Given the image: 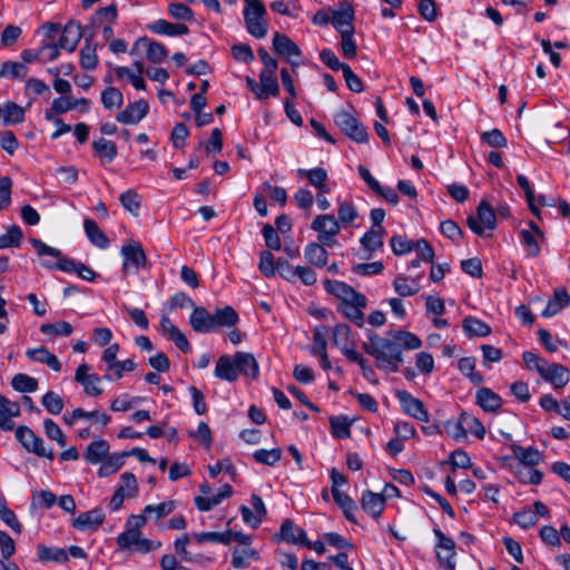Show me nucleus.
<instances>
[{"instance_id": "1", "label": "nucleus", "mask_w": 570, "mask_h": 570, "mask_svg": "<svg viewBox=\"0 0 570 570\" xmlns=\"http://www.w3.org/2000/svg\"><path fill=\"white\" fill-rule=\"evenodd\" d=\"M363 350L374 357L379 370L386 373H395L404 362L402 348L394 340L370 335L368 341L362 345Z\"/></svg>"}, {"instance_id": "2", "label": "nucleus", "mask_w": 570, "mask_h": 570, "mask_svg": "<svg viewBox=\"0 0 570 570\" xmlns=\"http://www.w3.org/2000/svg\"><path fill=\"white\" fill-rule=\"evenodd\" d=\"M245 2L244 20L247 31L255 38L262 39L267 35V22L264 17L267 13L261 0H243Z\"/></svg>"}, {"instance_id": "3", "label": "nucleus", "mask_w": 570, "mask_h": 570, "mask_svg": "<svg viewBox=\"0 0 570 570\" xmlns=\"http://www.w3.org/2000/svg\"><path fill=\"white\" fill-rule=\"evenodd\" d=\"M30 243L39 256H51L56 259V262H51L49 259L41 261V265L43 267L48 269L58 268L66 273L75 272L78 267V263L71 258L63 257L60 249L51 247L38 238H30Z\"/></svg>"}, {"instance_id": "4", "label": "nucleus", "mask_w": 570, "mask_h": 570, "mask_svg": "<svg viewBox=\"0 0 570 570\" xmlns=\"http://www.w3.org/2000/svg\"><path fill=\"white\" fill-rule=\"evenodd\" d=\"M311 228L317 233V240L321 244L328 247H333L337 244L335 237L341 232V225L333 215H317L313 219Z\"/></svg>"}, {"instance_id": "5", "label": "nucleus", "mask_w": 570, "mask_h": 570, "mask_svg": "<svg viewBox=\"0 0 570 570\" xmlns=\"http://www.w3.org/2000/svg\"><path fill=\"white\" fill-rule=\"evenodd\" d=\"M120 254L124 258L122 271L125 274H137L139 268L145 266L147 261L141 244L136 240H127L122 245Z\"/></svg>"}, {"instance_id": "6", "label": "nucleus", "mask_w": 570, "mask_h": 570, "mask_svg": "<svg viewBox=\"0 0 570 570\" xmlns=\"http://www.w3.org/2000/svg\"><path fill=\"white\" fill-rule=\"evenodd\" d=\"M335 124L351 139L364 144L368 139L365 127L350 112L340 110L334 116Z\"/></svg>"}, {"instance_id": "7", "label": "nucleus", "mask_w": 570, "mask_h": 570, "mask_svg": "<svg viewBox=\"0 0 570 570\" xmlns=\"http://www.w3.org/2000/svg\"><path fill=\"white\" fill-rule=\"evenodd\" d=\"M120 549L147 553L161 547L160 541L144 538L141 532H122L117 538Z\"/></svg>"}, {"instance_id": "8", "label": "nucleus", "mask_w": 570, "mask_h": 570, "mask_svg": "<svg viewBox=\"0 0 570 570\" xmlns=\"http://www.w3.org/2000/svg\"><path fill=\"white\" fill-rule=\"evenodd\" d=\"M466 222L469 227L479 236H484L485 229H494L497 224L493 209L484 200L478 206L476 216H469Z\"/></svg>"}, {"instance_id": "9", "label": "nucleus", "mask_w": 570, "mask_h": 570, "mask_svg": "<svg viewBox=\"0 0 570 570\" xmlns=\"http://www.w3.org/2000/svg\"><path fill=\"white\" fill-rule=\"evenodd\" d=\"M395 396L404 413L417 421L429 422V412L421 400L403 390L396 391Z\"/></svg>"}, {"instance_id": "10", "label": "nucleus", "mask_w": 570, "mask_h": 570, "mask_svg": "<svg viewBox=\"0 0 570 570\" xmlns=\"http://www.w3.org/2000/svg\"><path fill=\"white\" fill-rule=\"evenodd\" d=\"M273 49L284 56L294 68L301 65L298 58H301L302 51L287 36L275 32L273 37Z\"/></svg>"}, {"instance_id": "11", "label": "nucleus", "mask_w": 570, "mask_h": 570, "mask_svg": "<svg viewBox=\"0 0 570 570\" xmlns=\"http://www.w3.org/2000/svg\"><path fill=\"white\" fill-rule=\"evenodd\" d=\"M90 366L86 363L80 364L75 374V380L82 385L83 392L88 396H99L104 390L100 386V377L97 374L89 373Z\"/></svg>"}, {"instance_id": "12", "label": "nucleus", "mask_w": 570, "mask_h": 570, "mask_svg": "<svg viewBox=\"0 0 570 570\" xmlns=\"http://www.w3.org/2000/svg\"><path fill=\"white\" fill-rule=\"evenodd\" d=\"M528 229L520 230V238L527 256L537 257L540 254V242L544 239V235L533 222L528 223Z\"/></svg>"}, {"instance_id": "13", "label": "nucleus", "mask_w": 570, "mask_h": 570, "mask_svg": "<svg viewBox=\"0 0 570 570\" xmlns=\"http://www.w3.org/2000/svg\"><path fill=\"white\" fill-rule=\"evenodd\" d=\"M540 376L544 381L549 382L554 389H561L570 381L568 368L558 363L548 362Z\"/></svg>"}, {"instance_id": "14", "label": "nucleus", "mask_w": 570, "mask_h": 570, "mask_svg": "<svg viewBox=\"0 0 570 570\" xmlns=\"http://www.w3.org/2000/svg\"><path fill=\"white\" fill-rule=\"evenodd\" d=\"M366 306V298L364 295H358L353 301L344 304H340L338 309L343 315L353 322L356 326L362 327L364 325V313L363 308Z\"/></svg>"}, {"instance_id": "15", "label": "nucleus", "mask_w": 570, "mask_h": 570, "mask_svg": "<svg viewBox=\"0 0 570 570\" xmlns=\"http://www.w3.org/2000/svg\"><path fill=\"white\" fill-rule=\"evenodd\" d=\"M20 405L0 394V429L3 431H12L14 429L13 417L20 415Z\"/></svg>"}, {"instance_id": "16", "label": "nucleus", "mask_w": 570, "mask_h": 570, "mask_svg": "<svg viewBox=\"0 0 570 570\" xmlns=\"http://www.w3.org/2000/svg\"><path fill=\"white\" fill-rule=\"evenodd\" d=\"M148 112V104L145 100H138L129 104L122 111H120L116 119L125 125L138 124Z\"/></svg>"}, {"instance_id": "17", "label": "nucleus", "mask_w": 570, "mask_h": 570, "mask_svg": "<svg viewBox=\"0 0 570 570\" xmlns=\"http://www.w3.org/2000/svg\"><path fill=\"white\" fill-rule=\"evenodd\" d=\"M26 110L13 101L0 105V125L10 126L21 124L24 120Z\"/></svg>"}, {"instance_id": "18", "label": "nucleus", "mask_w": 570, "mask_h": 570, "mask_svg": "<svg viewBox=\"0 0 570 570\" xmlns=\"http://www.w3.org/2000/svg\"><path fill=\"white\" fill-rule=\"evenodd\" d=\"M215 375L224 381L234 382L237 380L239 372L235 358V354L233 356L223 355L220 356L215 366Z\"/></svg>"}, {"instance_id": "19", "label": "nucleus", "mask_w": 570, "mask_h": 570, "mask_svg": "<svg viewBox=\"0 0 570 570\" xmlns=\"http://www.w3.org/2000/svg\"><path fill=\"white\" fill-rule=\"evenodd\" d=\"M81 37L80 24L70 21L65 26L58 46L61 49L72 52L77 48Z\"/></svg>"}, {"instance_id": "20", "label": "nucleus", "mask_w": 570, "mask_h": 570, "mask_svg": "<svg viewBox=\"0 0 570 570\" xmlns=\"http://www.w3.org/2000/svg\"><path fill=\"white\" fill-rule=\"evenodd\" d=\"M87 419L92 421L96 424H99L101 428H105L110 422V416L100 411H85L80 407L75 409L71 414L65 415L63 420L67 424L72 425L76 421Z\"/></svg>"}, {"instance_id": "21", "label": "nucleus", "mask_w": 570, "mask_h": 570, "mask_svg": "<svg viewBox=\"0 0 570 570\" xmlns=\"http://www.w3.org/2000/svg\"><path fill=\"white\" fill-rule=\"evenodd\" d=\"M189 324L197 333L214 332L212 314L205 307H194L189 317Z\"/></svg>"}, {"instance_id": "22", "label": "nucleus", "mask_w": 570, "mask_h": 570, "mask_svg": "<svg viewBox=\"0 0 570 570\" xmlns=\"http://www.w3.org/2000/svg\"><path fill=\"white\" fill-rule=\"evenodd\" d=\"M26 355L33 362L46 364L55 372H59L61 370V363L58 357L45 346L29 348L26 351Z\"/></svg>"}, {"instance_id": "23", "label": "nucleus", "mask_w": 570, "mask_h": 570, "mask_svg": "<svg viewBox=\"0 0 570 570\" xmlns=\"http://www.w3.org/2000/svg\"><path fill=\"white\" fill-rule=\"evenodd\" d=\"M475 403L485 412H497L502 406V399L491 389L481 387L475 393Z\"/></svg>"}, {"instance_id": "24", "label": "nucleus", "mask_w": 570, "mask_h": 570, "mask_svg": "<svg viewBox=\"0 0 570 570\" xmlns=\"http://www.w3.org/2000/svg\"><path fill=\"white\" fill-rule=\"evenodd\" d=\"M361 504L366 513L377 519L384 510L385 497L381 493L365 491L362 494Z\"/></svg>"}, {"instance_id": "25", "label": "nucleus", "mask_w": 570, "mask_h": 570, "mask_svg": "<svg viewBox=\"0 0 570 570\" xmlns=\"http://www.w3.org/2000/svg\"><path fill=\"white\" fill-rule=\"evenodd\" d=\"M142 47L146 50L147 58L154 63H160L167 57V49L164 45L153 41L146 37L139 38L134 49Z\"/></svg>"}, {"instance_id": "26", "label": "nucleus", "mask_w": 570, "mask_h": 570, "mask_svg": "<svg viewBox=\"0 0 570 570\" xmlns=\"http://www.w3.org/2000/svg\"><path fill=\"white\" fill-rule=\"evenodd\" d=\"M105 520V513L100 509H94L79 514L72 522L73 527L79 530L97 529Z\"/></svg>"}, {"instance_id": "27", "label": "nucleus", "mask_w": 570, "mask_h": 570, "mask_svg": "<svg viewBox=\"0 0 570 570\" xmlns=\"http://www.w3.org/2000/svg\"><path fill=\"white\" fill-rule=\"evenodd\" d=\"M148 29L156 35H165L169 37L183 36L188 33V27L184 23H171L164 19H158L148 24Z\"/></svg>"}, {"instance_id": "28", "label": "nucleus", "mask_w": 570, "mask_h": 570, "mask_svg": "<svg viewBox=\"0 0 570 570\" xmlns=\"http://www.w3.org/2000/svg\"><path fill=\"white\" fill-rule=\"evenodd\" d=\"M233 494V489L229 484H225L218 493L208 497H196L195 504L200 511H209L216 505L220 504L223 500Z\"/></svg>"}, {"instance_id": "29", "label": "nucleus", "mask_w": 570, "mask_h": 570, "mask_svg": "<svg viewBox=\"0 0 570 570\" xmlns=\"http://www.w3.org/2000/svg\"><path fill=\"white\" fill-rule=\"evenodd\" d=\"M297 176L302 178H307L308 183L315 187L317 190L330 191V187L327 186V171L322 168H313V169H297Z\"/></svg>"}, {"instance_id": "30", "label": "nucleus", "mask_w": 570, "mask_h": 570, "mask_svg": "<svg viewBox=\"0 0 570 570\" xmlns=\"http://www.w3.org/2000/svg\"><path fill=\"white\" fill-rule=\"evenodd\" d=\"M235 358L239 374L250 379H257L259 367L253 354L239 351L235 353Z\"/></svg>"}, {"instance_id": "31", "label": "nucleus", "mask_w": 570, "mask_h": 570, "mask_svg": "<svg viewBox=\"0 0 570 570\" xmlns=\"http://www.w3.org/2000/svg\"><path fill=\"white\" fill-rule=\"evenodd\" d=\"M570 304V295L564 288L554 289L552 298L549 299L546 308L542 311L543 317H551Z\"/></svg>"}, {"instance_id": "32", "label": "nucleus", "mask_w": 570, "mask_h": 570, "mask_svg": "<svg viewBox=\"0 0 570 570\" xmlns=\"http://www.w3.org/2000/svg\"><path fill=\"white\" fill-rule=\"evenodd\" d=\"M109 443L102 439L91 442L83 452V459L90 464H97L109 455Z\"/></svg>"}, {"instance_id": "33", "label": "nucleus", "mask_w": 570, "mask_h": 570, "mask_svg": "<svg viewBox=\"0 0 570 570\" xmlns=\"http://www.w3.org/2000/svg\"><path fill=\"white\" fill-rule=\"evenodd\" d=\"M324 287L328 293L335 295L341 299L340 304L353 301V298L361 295L360 293L355 292L351 286L340 281L326 279L324 282Z\"/></svg>"}, {"instance_id": "34", "label": "nucleus", "mask_w": 570, "mask_h": 570, "mask_svg": "<svg viewBox=\"0 0 570 570\" xmlns=\"http://www.w3.org/2000/svg\"><path fill=\"white\" fill-rule=\"evenodd\" d=\"M279 94V86L275 72H259L258 99H266L269 96L276 97Z\"/></svg>"}, {"instance_id": "35", "label": "nucleus", "mask_w": 570, "mask_h": 570, "mask_svg": "<svg viewBox=\"0 0 570 570\" xmlns=\"http://www.w3.org/2000/svg\"><path fill=\"white\" fill-rule=\"evenodd\" d=\"M212 318L214 322V332L220 327L235 326L239 320L237 312L232 306L217 308L215 313L212 314Z\"/></svg>"}, {"instance_id": "36", "label": "nucleus", "mask_w": 570, "mask_h": 570, "mask_svg": "<svg viewBox=\"0 0 570 570\" xmlns=\"http://www.w3.org/2000/svg\"><path fill=\"white\" fill-rule=\"evenodd\" d=\"M325 245L317 243H309L304 250V256L307 263L315 267H323L327 263L328 254L324 248Z\"/></svg>"}, {"instance_id": "37", "label": "nucleus", "mask_w": 570, "mask_h": 570, "mask_svg": "<svg viewBox=\"0 0 570 570\" xmlns=\"http://www.w3.org/2000/svg\"><path fill=\"white\" fill-rule=\"evenodd\" d=\"M126 456L127 453L109 454L106 459L99 462L100 466L98 469V475L106 478L116 473L125 464Z\"/></svg>"}, {"instance_id": "38", "label": "nucleus", "mask_w": 570, "mask_h": 570, "mask_svg": "<svg viewBox=\"0 0 570 570\" xmlns=\"http://www.w3.org/2000/svg\"><path fill=\"white\" fill-rule=\"evenodd\" d=\"M393 287L400 296H412L421 288L420 278H409L404 275H399L393 281Z\"/></svg>"}, {"instance_id": "39", "label": "nucleus", "mask_w": 570, "mask_h": 570, "mask_svg": "<svg viewBox=\"0 0 570 570\" xmlns=\"http://www.w3.org/2000/svg\"><path fill=\"white\" fill-rule=\"evenodd\" d=\"M259 559L257 550L248 547L235 548L232 557V566L236 569L246 568L252 560L256 561Z\"/></svg>"}, {"instance_id": "40", "label": "nucleus", "mask_w": 570, "mask_h": 570, "mask_svg": "<svg viewBox=\"0 0 570 570\" xmlns=\"http://www.w3.org/2000/svg\"><path fill=\"white\" fill-rule=\"evenodd\" d=\"M85 232L89 240L99 248H107L109 246V239L105 233L99 228L98 224L94 219H86L83 223Z\"/></svg>"}, {"instance_id": "41", "label": "nucleus", "mask_w": 570, "mask_h": 570, "mask_svg": "<svg viewBox=\"0 0 570 570\" xmlns=\"http://www.w3.org/2000/svg\"><path fill=\"white\" fill-rule=\"evenodd\" d=\"M512 452L514 456L519 460L521 464L524 465V468L530 469L534 465H537L541 460L540 452L530 446V448H522L519 445L512 446Z\"/></svg>"}, {"instance_id": "42", "label": "nucleus", "mask_w": 570, "mask_h": 570, "mask_svg": "<svg viewBox=\"0 0 570 570\" xmlns=\"http://www.w3.org/2000/svg\"><path fill=\"white\" fill-rule=\"evenodd\" d=\"M463 331L469 336H480L484 337L491 333V327L474 316H468L462 322Z\"/></svg>"}, {"instance_id": "43", "label": "nucleus", "mask_w": 570, "mask_h": 570, "mask_svg": "<svg viewBox=\"0 0 570 570\" xmlns=\"http://www.w3.org/2000/svg\"><path fill=\"white\" fill-rule=\"evenodd\" d=\"M28 73V67L19 61H4L0 65V79L6 77L10 79H22Z\"/></svg>"}, {"instance_id": "44", "label": "nucleus", "mask_w": 570, "mask_h": 570, "mask_svg": "<svg viewBox=\"0 0 570 570\" xmlns=\"http://www.w3.org/2000/svg\"><path fill=\"white\" fill-rule=\"evenodd\" d=\"M97 43H94L91 39H86L83 47L80 50V63L82 68L92 70L97 67Z\"/></svg>"}, {"instance_id": "45", "label": "nucleus", "mask_w": 570, "mask_h": 570, "mask_svg": "<svg viewBox=\"0 0 570 570\" xmlns=\"http://www.w3.org/2000/svg\"><path fill=\"white\" fill-rule=\"evenodd\" d=\"M353 10L347 9L344 11L335 12L332 22L336 30L342 35L354 33Z\"/></svg>"}, {"instance_id": "46", "label": "nucleus", "mask_w": 570, "mask_h": 570, "mask_svg": "<svg viewBox=\"0 0 570 570\" xmlns=\"http://www.w3.org/2000/svg\"><path fill=\"white\" fill-rule=\"evenodd\" d=\"M335 503L343 510L344 515L350 521H354V511L356 509L354 500L340 489L332 492Z\"/></svg>"}, {"instance_id": "47", "label": "nucleus", "mask_w": 570, "mask_h": 570, "mask_svg": "<svg viewBox=\"0 0 570 570\" xmlns=\"http://www.w3.org/2000/svg\"><path fill=\"white\" fill-rule=\"evenodd\" d=\"M11 386L21 393H32L38 390V381L32 376L19 373L12 377Z\"/></svg>"}, {"instance_id": "48", "label": "nucleus", "mask_w": 570, "mask_h": 570, "mask_svg": "<svg viewBox=\"0 0 570 570\" xmlns=\"http://www.w3.org/2000/svg\"><path fill=\"white\" fill-rule=\"evenodd\" d=\"M121 484L117 490L122 493L126 498L131 499L138 495V481L134 473L124 472L120 475Z\"/></svg>"}, {"instance_id": "49", "label": "nucleus", "mask_w": 570, "mask_h": 570, "mask_svg": "<svg viewBox=\"0 0 570 570\" xmlns=\"http://www.w3.org/2000/svg\"><path fill=\"white\" fill-rule=\"evenodd\" d=\"M194 538L198 543L210 541L228 546L233 541V531L227 530L225 532H197L194 534Z\"/></svg>"}, {"instance_id": "50", "label": "nucleus", "mask_w": 570, "mask_h": 570, "mask_svg": "<svg viewBox=\"0 0 570 570\" xmlns=\"http://www.w3.org/2000/svg\"><path fill=\"white\" fill-rule=\"evenodd\" d=\"M393 338L400 347L405 350H419L422 346L421 338L411 332L395 331Z\"/></svg>"}, {"instance_id": "51", "label": "nucleus", "mask_w": 570, "mask_h": 570, "mask_svg": "<svg viewBox=\"0 0 570 570\" xmlns=\"http://www.w3.org/2000/svg\"><path fill=\"white\" fill-rule=\"evenodd\" d=\"M176 508V501L169 500L159 504H148L144 508V514L153 515L154 520L158 521L161 518L170 514Z\"/></svg>"}, {"instance_id": "52", "label": "nucleus", "mask_w": 570, "mask_h": 570, "mask_svg": "<svg viewBox=\"0 0 570 570\" xmlns=\"http://www.w3.org/2000/svg\"><path fill=\"white\" fill-rule=\"evenodd\" d=\"M92 147L100 158H105L108 161H112L117 156L116 144L111 140L100 138L92 142Z\"/></svg>"}, {"instance_id": "53", "label": "nucleus", "mask_w": 570, "mask_h": 570, "mask_svg": "<svg viewBox=\"0 0 570 570\" xmlns=\"http://www.w3.org/2000/svg\"><path fill=\"white\" fill-rule=\"evenodd\" d=\"M459 370L463 375L468 376L473 384H481L483 382L482 374L475 372L474 357H462L459 361Z\"/></svg>"}, {"instance_id": "54", "label": "nucleus", "mask_w": 570, "mask_h": 570, "mask_svg": "<svg viewBox=\"0 0 570 570\" xmlns=\"http://www.w3.org/2000/svg\"><path fill=\"white\" fill-rule=\"evenodd\" d=\"M462 423L465 426L466 433H471L475 438L482 440L485 436V428L480 420L466 412L461 413Z\"/></svg>"}, {"instance_id": "55", "label": "nucleus", "mask_w": 570, "mask_h": 570, "mask_svg": "<svg viewBox=\"0 0 570 570\" xmlns=\"http://www.w3.org/2000/svg\"><path fill=\"white\" fill-rule=\"evenodd\" d=\"M40 331L46 335L51 336H69L71 335L73 327L70 323L60 321L57 323H46L40 326Z\"/></svg>"}, {"instance_id": "56", "label": "nucleus", "mask_w": 570, "mask_h": 570, "mask_svg": "<svg viewBox=\"0 0 570 570\" xmlns=\"http://www.w3.org/2000/svg\"><path fill=\"white\" fill-rule=\"evenodd\" d=\"M253 458L262 464L275 465L282 458V450L274 448L272 450L259 449L253 453Z\"/></svg>"}, {"instance_id": "57", "label": "nucleus", "mask_w": 570, "mask_h": 570, "mask_svg": "<svg viewBox=\"0 0 570 570\" xmlns=\"http://www.w3.org/2000/svg\"><path fill=\"white\" fill-rule=\"evenodd\" d=\"M41 404L53 415L60 414L63 410V400L53 391H49L42 396Z\"/></svg>"}, {"instance_id": "58", "label": "nucleus", "mask_w": 570, "mask_h": 570, "mask_svg": "<svg viewBox=\"0 0 570 570\" xmlns=\"http://www.w3.org/2000/svg\"><path fill=\"white\" fill-rule=\"evenodd\" d=\"M358 217L356 207L351 202H342L337 208V220L340 225H348Z\"/></svg>"}, {"instance_id": "59", "label": "nucleus", "mask_w": 570, "mask_h": 570, "mask_svg": "<svg viewBox=\"0 0 570 570\" xmlns=\"http://www.w3.org/2000/svg\"><path fill=\"white\" fill-rule=\"evenodd\" d=\"M122 101L121 91L115 87H108L101 92V102L106 109L118 108Z\"/></svg>"}, {"instance_id": "60", "label": "nucleus", "mask_w": 570, "mask_h": 570, "mask_svg": "<svg viewBox=\"0 0 570 570\" xmlns=\"http://www.w3.org/2000/svg\"><path fill=\"white\" fill-rule=\"evenodd\" d=\"M362 246L374 252L382 247L383 239H382V228H372L367 233L363 235L361 238Z\"/></svg>"}, {"instance_id": "61", "label": "nucleus", "mask_w": 570, "mask_h": 570, "mask_svg": "<svg viewBox=\"0 0 570 570\" xmlns=\"http://www.w3.org/2000/svg\"><path fill=\"white\" fill-rule=\"evenodd\" d=\"M22 240L20 227L12 225L4 235H0V248L18 247Z\"/></svg>"}, {"instance_id": "62", "label": "nucleus", "mask_w": 570, "mask_h": 570, "mask_svg": "<svg viewBox=\"0 0 570 570\" xmlns=\"http://www.w3.org/2000/svg\"><path fill=\"white\" fill-rule=\"evenodd\" d=\"M135 368L136 363L131 358L118 361L115 367L109 373L104 374V379L109 382L118 381L122 377L124 372H131Z\"/></svg>"}, {"instance_id": "63", "label": "nucleus", "mask_w": 570, "mask_h": 570, "mask_svg": "<svg viewBox=\"0 0 570 570\" xmlns=\"http://www.w3.org/2000/svg\"><path fill=\"white\" fill-rule=\"evenodd\" d=\"M332 433L338 439H347L351 435V422L345 416H334L330 420Z\"/></svg>"}, {"instance_id": "64", "label": "nucleus", "mask_w": 570, "mask_h": 570, "mask_svg": "<svg viewBox=\"0 0 570 570\" xmlns=\"http://www.w3.org/2000/svg\"><path fill=\"white\" fill-rule=\"evenodd\" d=\"M120 203L122 207L128 210L131 215L137 216L140 208V197L132 190L128 189L120 195Z\"/></svg>"}]
</instances>
